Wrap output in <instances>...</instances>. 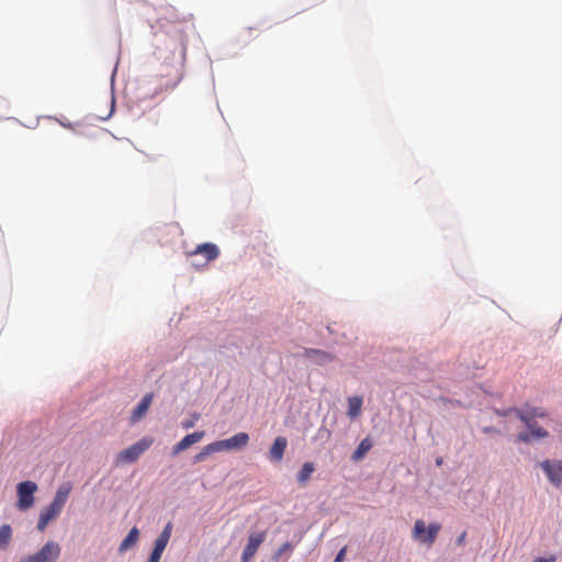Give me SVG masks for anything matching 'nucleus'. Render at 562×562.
<instances>
[{"label":"nucleus","mask_w":562,"mask_h":562,"mask_svg":"<svg viewBox=\"0 0 562 562\" xmlns=\"http://www.w3.org/2000/svg\"><path fill=\"white\" fill-rule=\"evenodd\" d=\"M71 490L72 486L69 482H66L58 487L53 502L47 507L43 508L40 514L37 521V529L40 531H44L49 521L55 519L60 514L71 493Z\"/></svg>","instance_id":"obj_1"},{"label":"nucleus","mask_w":562,"mask_h":562,"mask_svg":"<svg viewBox=\"0 0 562 562\" xmlns=\"http://www.w3.org/2000/svg\"><path fill=\"white\" fill-rule=\"evenodd\" d=\"M516 416L526 425L530 432H520L517 435V441L528 443L531 440L544 439L549 432L539 426L536 422V409L519 411L515 409Z\"/></svg>","instance_id":"obj_2"},{"label":"nucleus","mask_w":562,"mask_h":562,"mask_svg":"<svg viewBox=\"0 0 562 562\" xmlns=\"http://www.w3.org/2000/svg\"><path fill=\"white\" fill-rule=\"evenodd\" d=\"M154 442L151 437H144L131 447L122 450L116 456L117 464H126L135 462Z\"/></svg>","instance_id":"obj_3"},{"label":"nucleus","mask_w":562,"mask_h":562,"mask_svg":"<svg viewBox=\"0 0 562 562\" xmlns=\"http://www.w3.org/2000/svg\"><path fill=\"white\" fill-rule=\"evenodd\" d=\"M60 551L61 548L57 542L48 541L37 552L24 557L21 562H56Z\"/></svg>","instance_id":"obj_4"},{"label":"nucleus","mask_w":562,"mask_h":562,"mask_svg":"<svg viewBox=\"0 0 562 562\" xmlns=\"http://www.w3.org/2000/svg\"><path fill=\"white\" fill-rule=\"evenodd\" d=\"M441 526L437 522H431L426 527L425 521L422 519H418L415 521L414 528H413V537L417 541L422 543H426L428 546H431L436 538L438 532L440 531Z\"/></svg>","instance_id":"obj_5"},{"label":"nucleus","mask_w":562,"mask_h":562,"mask_svg":"<svg viewBox=\"0 0 562 562\" xmlns=\"http://www.w3.org/2000/svg\"><path fill=\"white\" fill-rule=\"evenodd\" d=\"M37 491V484L33 481H23L18 484V502L19 510H27L34 505V494Z\"/></svg>","instance_id":"obj_6"},{"label":"nucleus","mask_w":562,"mask_h":562,"mask_svg":"<svg viewBox=\"0 0 562 562\" xmlns=\"http://www.w3.org/2000/svg\"><path fill=\"white\" fill-rule=\"evenodd\" d=\"M539 465L553 486H562V461L547 459L540 462Z\"/></svg>","instance_id":"obj_7"},{"label":"nucleus","mask_w":562,"mask_h":562,"mask_svg":"<svg viewBox=\"0 0 562 562\" xmlns=\"http://www.w3.org/2000/svg\"><path fill=\"white\" fill-rule=\"evenodd\" d=\"M172 532V524L168 522L161 533L158 536V538L155 541L154 549L149 555L148 562H159L160 558L170 540Z\"/></svg>","instance_id":"obj_8"},{"label":"nucleus","mask_w":562,"mask_h":562,"mask_svg":"<svg viewBox=\"0 0 562 562\" xmlns=\"http://www.w3.org/2000/svg\"><path fill=\"white\" fill-rule=\"evenodd\" d=\"M249 442V436L246 432H238L232 436L228 439L218 440L216 445L218 446L220 452L224 450H236L245 448Z\"/></svg>","instance_id":"obj_9"},{"label":"nucleus","mask_w":562,"mask_h":562,"mask_svg":"<svg viewBox=\"0 0 562 562\" xmlns=\"http://www.w3.org/2000/svg\"><path fill=\"white\" fill-rule=\"evenodd\" d=\"M204 437V431H195L184 436L177 445L172 448V454L177 456L180 452L187 450L192 445L199 442Z\"/></svg>","instance_id":"obj_10"},{"label":"nucleus","mask_w":562,"mask_h":562,"mask_svg":"<svg viewBox=\"0 0 562 562\" xmlns=\"http://www.w3.org/2000/svg\"><path fill=\"white\" fill-rule=\"evenodd\" d=\"M288 447V440L283 436H279L274 439L269 450V458L272 462H281Z\"/></svg>","instance_id":"obj_11"},{"label":"nucleus","mask_w":562,"mask_h":562,"mask_svg":"<svg viewBox=\"0 0 562 562\" xmlns=\"http://www.w3.org/2000/svg\"><path fill=\"white\" fill-rule=\"evenodd\" d=\"M191 256L202 255L205 259L204 263H207L214 259H216L220 255L218 248L216 245L211 243H205L199 245L191 254Z\"/></svg>","instance_id":"obj_12"},{"label":"nucleus","mask_w":562,"mask_h":562,"mask_svg":"<svg viewBox=\"0 0 562 562\" xmlns=\"http://www.w3.org/2000/svg\"><path fill=\"white\" fill-rule=\"evenodd\" d=\"M153 397H154V395L151 393H149V394H146L142 398V401L137 404V406L132 412V416H131L132 423L138 422L146 415V413L151 404Z\"/></svg>","instance_id":"obj_13"},{"label":"nucleus","mask_w":562,"mask_h":562,"mask_svg":"<svg viewBox=\"0 0 562 562\" xmlns=\"http://www.w3.org/2000/svg\"><path fill=\"white\" fill-rule=\"evenodd\" d=\"M304 356L318 364H325L334 360V356L319 349H305Z\"/></svg>","instance_id":"obj_14"},{"label":"nucleus","mask_w":562,"mask_h":562,"mask_svg":"<svg viewBox=\"0 0 562 562\" xmlns=\"http://www.w3.org/2000/svg\"><path fill=\"white\" fill-rule=\"evenodd\" d=\"M139 538V531L136 527H133L124 540L121 542L119 547L120 552L127 551L131 547L135 546Z\"/></svg>","instance_id":"obj_15"},{"label":"nucleus","mask_w":562,"mask_h":562,"mask_svg":"<svg viewBox=\"0 0 562 562\" xmlns=\"http://www.w3.org/2000/svg\"><path fill=\"white\" fill-rule=\"evenodd\" d=\"M265 539H266L265 531L251 533L248 538V543L246 544L245 549H247L248 551H251L252 553L256 554L258 548L265 541Z\"/></svg>","instance_id":"obj_16"},{"label":"nucleus","mask_w":562,"mask_h":562,"mask_svg":"<svg viewBox=\"0 0 562 562\" xmlns=\"http://www.w3.org/2000/svg\"><path fill=\"white\" fill-rule=\"evenodd\" d=\"M362 407V398L359 396H352L348 398V416L356 418L360 415Z\"/></svg>","instance_id":"obj_17"},{"label":"nucleus","mask_w":562,"mask_h":562,"mask_svg":"<svg viewBox=\"0 0 562 562\" xmlns=\"http://www.w3.org/2000/svg\"><path fill=\"white\" fill-rule=\"evenodd\" d=\"M372 448V442L369 438H364L361 440L357 449L352 453V460L359 461L361 460Z\"/></svg>","instance_id":"obj_18"},{"label":"nucleus","mask_w":562,"mask_h":562,"mask_svg":"<svg viewBox=\"0 0 562 562\" xmlns=\"http://www.w3.org/2000/svg\"><path fill=\"white\" fill-rule=\"evenodd\" d=\"M315 471V465L313 462H305L301 470L297 473V482L300 484H305L311 477L312 473Z\"/></svg>","instance_id":"obj_19"},{"label":"nucleus","mask_w":562,"mask_h":562,"mask_svg":"<svg viewBox=\"0 0 562 562\" xmlns=\"http://www.w3.org/2000/svg\"><path fill=\"white\" fill-rule=\"evenodd\" d=\"M12 539V529L10 525H2L0 527V550H5Z\"/></svg>","instance_id":"obj_20"},{"label":"nucleus","mask_w":562,"mask_h":562,"mask_svg":"<svg viewBox=\"0 0 562 562\" xmlns=\"http://www.w3.org/2000/svg\"><path fill=\"white\" fill-rule=\"evenodd\" d=\"M220 452L216 441L205 446L198 454L194 456V462L199 463L205 460L211 453Z\"/></svg>","instance_id":"obj_21"},{"label":"nucleus","mask_w":562,"mask_h":562,"mask_svg":"<svg viewBox=\"0 0 562 562\" xmlns=\"http://www.w3.org/2000/svg\"><path fill=\"white\" fill-rule=\"evenodd\" d=\"M289 549H291V543H289V542L283 543L279 548L278 552L276 553V559H279Z\"/></svg>","instance_id":"obj_22"},{"label":"nucleus","mask_w":562,"mask_h":562,"mask_svg":"<svg viewBox=\"0 0 562 562\" xmlns=\"http://www.w3.org/2000/svg\"><path fill=\"white\" fill-rule=\"evenodd\" d=\"M254 555H255V553H252L251 551H248L247 549H244V551L241 553V561L249 562Z\"/></svg>","instance_id":"obj_23"},{"label":"nucleus","mask_w":562,"mask_h":562,"mask_svg":"<svg viewBox=\"0 0 562 562\" xmlns=\"http://www.w3.org/2000/svg\"><path fill=\"white\" fill-rule=\"evenodd\" d=\"M347 548L344 547L340 549V551L337 553L334 562H342L346 555Z\"/></svg>","instance_id":"obj_24"},{"label":"nucleus","mask_w":562,"mask_h":562,"mask_svg":"<svg viewBox=\"0 0 562 562\" xmlns=\"http://www.w3.org/2000/svg\"><path fill=\"white\" fill-rule=\"evenodd\" d=\"M178 83H179V78L172 80L170 83H166L164 90H166V91L172 90L177 87Z\"/></svg>","instance_id":"obj_25"},{"label":"nucleus","mask_w":562,"mask_h":562,"mask_svg":"<svg viewBox=\"0 0 562 562\" xmlns=\"http://www.w3.org/2000/svg\"><path fill=\"white\" fill-rule=\"evenodd\" d=\"M465 538H467V531L461 532V535L457 538V541H456L457 544L463 546L465 542Z\"/></svg>","instance_id":"obj_26"},{"label":"nucleus","mask_w":562,"mask_h":562,"mask_svg":"<svg viewBox=\"0 0 562 562\" xmlns=\"http://www.w3.org/2000/svg\"><path fill=\"white\" fill-rule=\"evenodd\" d=\"M555 557L554 555H551L549 558H539V559H536L533 562H555Z\"/></svg>","instance_id":"obj_27"},{"label":"nucleus","mask_w":562,"mask_h":562,"mask_svg":"<svg viewBox=\"0 0 562 562\" xmlns=\"http://www.w3.org/2000/svg\"><path fill=\"white\" fill-rule=\"evenodd\" d=\"M536 409V418L537 417H544L547 416V414L538 408H535Z\"/></svg>","instance_id":"obj_28"},{"label":"nucleus","mask_w":562,"mask_h":562,"mask_svg":"<svg viewBox=\"0 0 562 562\" xmlns=\"http://www.w3.org/2000/svg\"><path fill=\"white\" fill-rule=\"evenodd\" d=\"M441 463H442V460L440 458L436 460L437 465H441Z\"/></svg>","instance_id":"obj_29"},{"label":"nucleus","mask_w":562,"mask_h":562,"mask_svg":"<svg viewBox=\"0 0 562 562\" xmlns=\"http://www.w3.org/2000/svg\"><path fill=\"white\" fill-rule=\"evenodd\" d=\"M184 426L188 428V427L192 426V424L187 423Z\"/></svg>","instance_id":"obj_30"}]
</instances>
